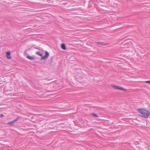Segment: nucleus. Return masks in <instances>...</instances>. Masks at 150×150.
<instances>
[{
	"mask_svg": "<svg viewBox=\"0 0 150 150\" xmlns=\"http://www.w3.org/2000/svg\"><path fill=\"white\" fill-rule=\"evenodd\" d=\"M19 118L20 117H17L16 119L13 120V121L8 122L7 123V124L10 125H12L14 123L16 122L17 121H18V120L19 119Z\"/></svg>",
	"mask_w": 150,
	"mask_h": 150,
	"instance_id": "3",
	"label": "nucleus"
},
{
	"mask_svg": "<svg viewBox=\"0 0 150 150\" xmlns=\"http://www.w3.org/2000/svg\"><path fill=\"white\" fill-rule=\"evenodd\" d=\"M61 48L63 50H66V48L65 44H62L61 45Z\"/></svg>",
	"mask_w": 150,
	"mask_h": 150,
	"instance_id": "5",
	"label": "nucleus"
},
{
	"mask_svg": "<svg viewBox=\"0 0 150 150\" xmlns=\"http://www.w3.org/2000/svg\"><path fill=\"white\" fill-rule=\"evenodd\" d=\"M11 52H7L6 53V56L7 57L8 59H10L11 58V57L10 56Z\"/></svg>",
	"mask_w": 150,
	"mask_h": 150,
	"instance_id": "4",
	"label": "nucleus"
},
{
	"mask_svg": "<svg viewBox=\"0 0 150 150\" xmlns=\"http://www.w3.org/2000/svg\"><path fill=\"white\" fill-rule=\"evenodd\" d=\"M112 86L114 88V89L115 90H120L125 91H126L127 90L126 89L120 86H114L112 85Z\"/></svg>",
	"mask_w": 150,
	"mask_h": 150,
	"instance_id": "2",
	"label": "nucleus"
},
{
	"mask_svg": "<svg viewBox=\"0 0 150 150\" xmlns=\"http://www.w3.org/2000/svg\"><path fill=\"white\" fill-rule=\"evenodd\" d=\"M27 58L30 60H33L35 59V57H31L30 56H27Z\"/></svg>",
	"mask_w": 150,
	"mask_h": 150,
	"instance_id": "7",
	"label": "nucleus"
},
{
	"mask_svg": "<svg viewBox=\"0 0 150 150\" xmlns=\"http://www.w3.org/2000/svg\"><path fill=\"white\" fill-rule=\"evenodd\" d=\"M138 110L141 116L144 118H148L150 115L149 111L145 109L139 108L138 109Z\"/></svg>",
	"mask_w": 150,
	"mask_h": 150,
	"instance_id": "1",
	"label": "nucleus"
},
{
	"mask_svg": "<svg viewBox=\"0 0 150 150\" xmlns=\"http://www.w3.org/2000/svg\"><path fill=\"white\" fill-rule=\"evenodd\" d=\"M96 43L99 45H107V44H105L104 43L101 42H97Z\"/></svg>",
	"mask_w": 150,
	"mask_h": 150,
	"instance_id": "6",
	"label": "nucleus"
},
{
	"mask_svg": "<svg viewBox=\"0 0 150 150\" xmlns=\"http://www.w3.org/2000/svg\"><path fill=\"white\" fill-rule=\"evenodd\" d=\"M92 115L95 117H98V116L95 113H93L92 114Z\"/></svg>",
	"mask_w": 150,
	"mask_h": 150,
	"instance_id": "10",
	"label": "nucleus"
},
{
	"mask_svg": "<svg viewBox=\"0 0 150 150\" xmlns=\"http://www.w3.org/2000/svg\"><path fill=\"white\" fill-rule=\"evenodd\" d=\"M146 83H148L150 84V80L147 81H145Z\"/></svg>",
	"mask_w": 150,
	"mask_h": 150,
	"instance_id": "12",
	"label": "nucleus"
},
{
	"mask_svg": "<svg viewBox=\"0 0 150 150\" xmlns=\"http://www.w3.org/2000/svg\"><path fill=\"white\" fill-rule=\"evenodd\" d=\"M0 117L1 118H3L4 117V115L2 114H1L0 116Z\"/></svg>",
	"mask_w": 150,
	"mask_h": 150,
	"instance_id": "13",
	"label": "nucleus"
},
{
	"mask_svg": "<svg viewBox=\"0 0 150 150\" xmlns=\"http://www.w3.org/2000/svg\"><path fill=\"white\" fill-rule=\"evenodd\" d=\"M36 54H37L39 55L40 56H41V57H42V54L40 51L37 52L36 53Z\"/></svg>",
	"mask_w": 150,
	"mask_h": 150,
	"instance_id": "8",
	"label": "nucleus"
},
{
	"mask_svg": "<svg viewBox=\"0 0 150 150\" xmlns=\"http://www.w3.org/2000/svg\"><path fill=\"white\" fill-rule=\"evenodd\" d=\"M49 55V53L46 51L45 52V55L47 57H48Z\"/></svg>",
	"mask_w": 150,
	"mask_h": 150,
	"instance_id": "11",
	"label": "nucleus"
},
{
	"mask_svg": "<svg viewBox=\"0 0 150 150\" xmlns=\"http://www.w3.org/2000/svg\"><path fill=\"white\" fill-rule=\"evenodd\" d=\"M47 58V57L45 55H44L41 58V60L45 59Z\"/></svg>",
	"mask_w": 150,
	"mask_h": 150,
	"instance_id": "9",
	"label": "nucleus"
}]
</instances>
